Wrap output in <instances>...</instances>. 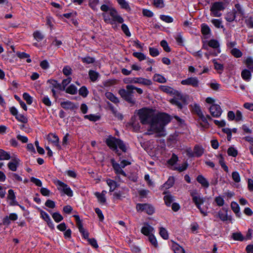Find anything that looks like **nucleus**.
<instances>
[{
  "label": "nucleus",
  "instance_id": "obj_45",
  "mask_svg": "<svg viewBox=\"0 0 253 253\" xmlns=\"http://www.w3.org/2000/svg\"><path fill=\"white\" fill-rule=\"evenodd\" d=\"M23 97L28 104L31 105L32 103V97L28 93H24L23 94Z\"/></svg>",
  "mask_w": 253,
  "mask_h": 253
},
{
  "label": "nucleus",
  "instance_id": "obj_34",
  "mask_svg": "<svg viewBox=\"0 0 253 253\" xmlns=\"http://www.w3.org/2000/svg\"><path fill=\"white\" fill-rule=\"evenodd\" d=\"M230 53L231 54L236 58L241 57L243 54L242 52L238 48H233L231 49Z\"/></svg>",
  "mask_w": 253,
  "mask_h": 253
},
{
  "label": "nucleus",
  "instance_id": "obj_36",
  "mask_svg": "<svg viewBox=\"0 0 253 253\" xmlns=\"http://www.w3.org/2000/svg\"><path fill=\"white\" fill-rule=\"evenodd\" d=\"M235 12L230 11L228 12L225 16V19L228 22H232L235 18Z\"/></svg>",
  "mask_w": 253,
  "mask_h": 253
},
{
  "label": "nucleus",
  "instance_id": "obj_58",
  "mask_svg": "<svg viewBox=\"0 0 253 253\" xmlns=\"http://www.w3.org/2000/svg\"><path fill=\"white\" fill-rule=\"evenodd\" d=\"M232 177L235 182L238 183L240 181L241 179L240 175L237 171H234L232 172Z\"/></svg>",
  "mask_w": 253,
  "mask_h": 253
},
{
  "label": "nucleus",
  "instance_id": "obj_13",
  "mask_svg": "<svg viewBox=\"0 0 253 253\" xmlns=\"http://www.w3.org/2000/svg\"><path fill=\"white\" fill-rule=\"evenodd\" d=\"M118 138L114 137H109L106 139L105 142L107 145L111 149L114 151H118L117 150V142Z\"/></svg>",
  "mask_w": 253,
  "mask_h": 253
},
{
  "label": "nucleus",
  "instance_id": "obj_44",
  "mask_svg": "<svg viewBox=\"0 0 253 253\" xmlns=\"http://www.w3.org/2000/svg\"><path fill=\"white\" fill-rule=\"evenodd\" d=\"M78 229L80 232L82 234L83 237L84 239L88 240V239H89V233L84 229V228L83 227V226H80V227Z\"/></svg>",
  "mask_w": 253,
  "mask_h": 253
},
{
  "label": "nucleus",
  "instance_id": "obj_23",
  "mask_svg": "<svg viewBox=\"0 0 253 253\" xmlns=\"http://www.w3.org/2000/svg\"><path fill=\"white\" fill-rule=\"evenodd\" d=\"M174 181V177L173 176H170L168 178V180L164 183V187L166 189H169L173 185Z\"/></svg>",
  "mask_w": 253,
  "mask_h": 253
},
{
  "label": "nucleus",
  "instance_id": "obj_18",
  "mask_svg": "<svg viewBox=\"0 0 253 253\" xmlns=\"http://www.w3.org/2000/svg\"><path fill=\"white\" fill-rule=\"evenodd\" d=\"M48 82L52 85V88H56L60 90H65V85L58 83L57 80H48Z\"/></svg>",
  "mask_w": 253,
  "mask_h": 253
},
{
  "label": "nucleus",
  "instance_id": "obj_50",
  "mask_svg": "<svg viewBox=\"0 0 253 253\" xmlns=\"http://www.w3.org/2000/svg\"><path fill=\"white\" fill-rule=\"evenodd\" d=\"M117 146H118L119 148L121 149L123 152H126V145L125 144L124 142L120 139H118Z\"/></svg>",
  "mask_w": 253,
  "mask_h": 253
},
{
  "label": "nucleus",
  "instance_id": "obj_4",
  "mask_svg": "<svg viewBox=\"0 0 253 253\" xmlns=\"http://www.w3.org/2000/svg\"><path fill=\"white\" fill-rule=\"evenodd\" d=\"M138 115L140 122L143 124H150V128L154 122L155 113L153 110L143 108L138 111Z\"/></svg>",
  "mask_w": 253,
  "mask_h": 253
},
{
  "label": "nucleus",
  "instance_id": "obj_32",
  "mask_svg": "<svg viewBox=\"0 0 253 253\" xmlns=\"http://www.w3.org/2000/svg\"><path fill=\"white\" fill-rule=\"evenodd\" d=\"M95 195L100 204H103L105 203L106 198L105 197V194H100L99 192H95Z\"/></svg>",
  "mask_w": 253,
  "mask_h": 253
},
{
  "label": "nucleus",
  "instance_id": "obj_40",
  "mask_svg": "<svg viewBox=\"0 0 253 253\" xmlns=\"http://www.w3.org/2000/svg\"><path fill=\"white\" fill-rule=\"evenodd\" d=\"M106 96L110 101L115 103H117L119 102L118 98L111 92L107 93L106 94Z\"/></svg>",
  "mask_w": 253,
  "mask_h": 253
},
{
  "label": "nucleus",
  "instance_id": "obj_15",
  "mask_svg": "<svg viewBox=\"0 0 253 253\" xmlns=\"http://www.w3.org/2000/svg\"><path fill=\"white\" fill-rule=\"evenodd\" d=\"M20 160L18 158H14L9 162L7 166L9 169L13 171H15L17 170V168L19 164Z\"/></svg>",
  "mask_w": 253,
  "mask_h": 253
},
{
  "label": "nucleus",
  "instance_id": "obj_9",
  "mask_svg": "<svg viewBox=\"0 0 253 253\" xmlns=\"http://www.w3.org/2000/svg\"><path fill=\"white\" fill-rule=\"evenodd\" d=\"M204 201L205 198L201 197L199 195H197V197H194L193 200L197 208L200 210V212L204 216H207L208 215L207 210L201 208V205L204 203Z\"/></svg>",
  "mask_w": 253,
  "mask_h": 253
},
{
  "label": "nucleus",
  "instance_id": "obj_12",
  "mask_svg": "<svg viewBox=\"0 0 253 253\" xmlns=\"http://www.w3.org/2000/svg\"><path fill=\"white\" fill-rule=\"evenodd\" d=\"M193 112L196 113L200 118L201 121L205 124L206 125L209 126V123L207 120V118L202 113L200 106L198 104H195L193 109Z\"/></svg>",
  "mask_w": 253,
  "mask_h": 253
},
{
  "label": "nucleus",
  "instance_id": "obj_47",
  "mask_svg": "<svg viewBox=\"0 0 253 253\" xmlns=\"http://www.w3.org/2000/svg\"><path fill=\"white\" fill-rule=\"evenodd\" d=\"M218 217L223 221L228 220H231V218H228L227 213L225 214L220 211L218 212Z\"/></svg>",
  "mask_w": 253,
  "mask_h": 253
},
{
  "label": "nucleus",
  "instance_id": "obj_5",
  "mask_svg": "<svg viewBox=\"0 0 253 253\" xmlns=\"http://www.w3.org/2000/svg\"><path fill=\"white\" fill-rule=\"evenodd\" d=\"M189 97L187 95H184L178 91L174 94L169 102L173 105L176 106L178 109L181 110L188 104Z\"/></svg>",
  "mask_w": 253,
  "mask_h": 253
},
{
  "label": "nucleus",
  "instance_id": "obj_64",
  "mask_svg": "<svg viewBox=\"0 0 253 253\" xmlns=\"http://www.w3.org/2000/svg\"><path fill=\"white\" fill-rule=\"evenodd\" d=\"M45 206L49 208L53 209L55 207V204L54 201L48 199L45 203Z\"/></svg>",
  "mask_w": 253,
  "mask_h": 253
},
{
  "label": "nucleus",
  "instance_id": "obj_37",
  "mask_svg": "<svg viewBox=\"0 0 253 253\" xmlns=\"http://www.w3.org/2000/svg\"><path fill=\"white\" fill-rule=\"evenodd\" d=\"M219 163L220 165L221 168L225 171L226 172H228V168L226 165L224 158L222 155H219Z\"/></svg>",
  "mask_w": 253,
  "mask_h": 253
},
{
  "label": "nucleus",
  "instance_id": "obj_54",
  "mask_svg": "<svg viewBox=\"0 0 253 253\" xmlns=\"http://www.w3.org/2000/svg\"><path fill=\"white\" fill-rule=\"evenodd\" d=\"M251 72L246 69L242 71L241 73V76L243 79H249L251 77Z\"/></svg>",
  "mask_w": 253,
  "mask_h": 253
},
{
  "label": "nucleus",
  "instance_id": "obj_30",
  "mask_svg": "<svg viewBox=\"0 0 253 253\" xmlns=\"http://www.w3.org/2000/svg\"><path fill=\"white\" fill-rule=\"evenodd\" d=\"M172 248L174 253H185L184 250L183 249V248L177 244H173Z\"/></svg>",
  "mask_w": 253,
  "mask_h": 253
},
{
  "label": "nucleus",
  "instance_id": "obj_38",
  "mask_svg": "<svg viewBox=\"0 0 253 253\" xmlns=\"http://www.w3.org/2000/svg\"><path fill=\"white\" fill-rule=\"evenodd\" d=\"M159 234L160 236L165 240L169 238V234L167 230L164 227L160 228Z\"/></svg>",
  "mask_w": 253,
  "mask_h": 253
},
{
  "label": "nucleus",
  "instance_id": "obj_22",
  "mask_svg": "<svg viewBox=\"0 0 253 253\" xmlns=\"http://www.w3.org/2000/svg\"><path fill=\"white\" fill-rule=\"evenodd\" d=\"M118 2V3L120 5L121 7L123 9H125L127 11H129L131 10V8L127 3V1H126V0H116Z\"/></svg>",
  "mask_w": 253,
  "mask_h": 253
},
{
  "label": "nucleus",
  "instance_id": "obj_48",
  "mask_svg": "<svg viewBox=\"0 0 253 253\" xmlns=\"http://www.w3.org/2000/svg\"><path fill=\"white\" fill-rule=\"evenodd\" d=\"M16 119L20 122L23 123H27L28 122V119L22 114H18L17 116L15 117Z\"/></svg>",
  "mask_w": 253,
  "mask_h": 253
},
{
  "label": "nucleus",
  "instance_id": "obj_6",
  "mask_svg": "<svg viewBox=\"0 0 253 253\" xmlns=\"http://www.w3.org/2000/svg\"><path fill=\"white\" fill-rule=\"evenodd\" d=\"M111 163L115 173L116 174L115 179L118 180L119 181H122L121 176L126 177L127 174L125 171L119 165V163H117L114 159H111Z\"/></svg>",
  "mask_w": 253,
  "mask_h": 253
},
{
  "label": "nucleus",
  "instance_id": "obj_14",
  "mask_svg": "<svg viewBox=\"0 0 253 253\" xmlns=\"http://www.w3.org/2000/svg\"><path fill=\"white\" fill-rule=\"evenodd\" d=\"M47 139L56 146L59 150L61 149L60 145L59 144V138L55 134L52 133L48 134L47 136Z\"/></svg>",
  "mask_w": 253,
  "mask_h": 253
},
{
  "label": "nucleus",
  "instance_id": "obj_17",
  "mask_svg": "<svg viewBox=\"0 0 253 253\" xmlns=\"http://www.w3.org/2000/svg\"><path fill=\"white\" fill-rule=\"evenodd\" d=\"M197 181L201 184V185L206 188L209 187V182L202 175H199L197 178Z\"/></svg>",
  "mask_w": 253,
  "mask_h": 253
},
{
  "label": "nucleus",
  "instance_id": "obj_31",
  "mask_svg": "<svg viewBox=\"0 0 253 253\" xmlns=\"http://www.w3.org/2000/svg\"><path fill=\"white\" fill-rule=\"evenodd\" d=\"M232 238L235 241H243L244 240V237L241 232L232 233Z\"/></svg>",
  "mask_w": 253,
  "mask_h": 253
},
{
  "label": "nucleus",
  "instance_id": "obj_63",
  "mask_svg": "<svg viewBox=\"0 0 253 253\" xmlns=\"http://www.w3.org/2000/svg\"><path fill=\"white\" fill-rule=\"evenodd\" d=\"M82 61L84 63H85L86 64L92 63L95 61V60L93 58L87 56L84 58H82Z\"/></svg>",
  "mask_w": 253,
  "mask_h": 253
},
{
  "label": "nucleus",
  "instance_id": "obj_11",
  "mask_svg": "<svg viewBox=\"0 0 253 253\" xmlns=\"http://www.w3.org/2000/svg\"><path fill=\"white\" fill-rule=\"evenodd\" d=\"M209 111L211 116L214 118L219 117L222 113L220 106L216 104H212L209 108Z\"/></svg>",
  "mask_w": 253,
  "mask_h": 253
},
{
  "label": "nucleus",
  "instance_id": "obj_25",
  "mask_svg": "<svg viewBox=\"0 0 253 253\" xmlns=\"http://www.w3.org/2000/svg\"><path fill=\"white\" fill-rule=\"evenodd\" d=\"M181 84L183 85H190L194 87L198 85V80H182Z\"/></svg>",
  "mask_w": 253,
  "mask_h": 253
},
{
  "label": "nucleus",
  "instance_id": "obj_39",
  "mask_svg": "<svg viewBox=\"0 0 253 253\" xmlns=\"http://www.w3.org/2000/svg\"><path fill=\"white\" fill-rule=\"evenodd\" d=\"M38 210L40 212V215L41 217L46 222L47 221H49V219H50L49 215L45 211H42V210L40 209V208H38Z\"/></svg>",
  "mask_w": 253,
  "mask_h": 253
},
{
  "label": "nucleus",
  "instance_id": "obj_42",
  "mask_svg": "<svg viewBox=\"0 0 253 253\" xmlns=\"http://www.w3.org/2000/svg\"><path fill=\"white\" fill-rule=\"evenodd\" d=\"M52 218L56 222H59L63 219V216L59 212H54L52 214Z\"/></svg>",
  "mask_w": 253,
  "mask_h": 253
},
{
  "label": "nucleus",
  "instance_id": "obj_43",
  "mask_svg": "<svg viewBox=\"0 0 253 253\" xmlns=\"http://www.w3.org/2000/svg\"><path fill=\"white\" fill-rule=\"evenodd\" d=\"M210 28L209 27L204 24H203L201 26V32L203 35H207L210 33Z\"/></svg>",
  "mask_w": 253,
  "mask_h": 253
},
{
  "label": "nucleus",
  "instance_id": "obj_53",
  "mask_svg": "<svg viewBox=\"0 0 253 253\" xmlns=\"http://www.w3.org/2000/svg\"><path fill=\"white\" fill-rule=\"evenodd\" d=\"M209 45L213 48H216L219 47V44L218 42L215 40H211L209 42Z\"/></svg>",
  "mask_w": 253,
  "mask_h": 253
},
{
  "label": "nucleus",
  "instance_id": "obj_56",
  "mask_svg": "<svg viewBox=\"0 0 253 253\" xmlns=\"http://www.w3.org/2000/svg\"><path fill=\"white\" fill-rule=\"evenodd\" d=\"M246 64L247 67L253 71V60L251 57H248L246 60Z\"/></svg>",
  "mask_w": 253,
  "mask_h": 253
},
{
  "label": "nucleus",
  "instance_id": "obj_16",
  "mask_svg": "<svg viewBox=\"0 0 253 253\" xmlns=\"http://www.w3.org/2000/svg\"><path fill=\"white\" fill-rule=\"evenodd\" d=\"M61 106L66 110H74L77 108V107L72 102L66 101L61 103Z\"/></svg>",
  "mask_w": 253,
  "mask_h": 253
},
{
  "label": "nucleus",
  "instance_id": "obj_35",
  "mask_svg": "<svg viewBox=\"0 0 253 253\" xmlns=\"http://www.w3.org/2000/svg\"><path fill=\"white\" fill-rule=\"evenodd\" d=\"M227 154L230 156L236 157L238 155V152L234 147H230L227 150Z\"/></svg>",
  "mask_w": 253,
  "mask_h": 253
},
{
  "label": "nucleus",
  "instance_id": "obj_51",
  "mask_svg": "<svg viewBox=\"0 0 253 253\" xmlns=\"http://www.w3.org/2000/svg\"><path fill=\"white\" fill-rule=\"evenodd\" d=\"M132 55L139 61H142L146 58L144 54L141 52H135L133 53Z\"/></svg>",
  "mask_w": 253,
  "mask_h": 253
},
{
  "label": "nucleus",
  "instance_id": "obj_41",
  "mask_svg": "<svg viewBox=\"0 0 253 253\" xmlns=\"http://www.w3.org/2000/svg\"><path fill=\"white\" fill-rule=\"evenodd\" d=\"M79 93L83 97H85L88 94V91L85 86H83L79 90Z\"/></svg>",
  "mask_w": 253,
  "mask_h": 253
},
{
  "label": "nucleus",
  "instance_id": "obj_61",
  "mask_svg": "<svg viewBox=\"0 0 253 253\" xmlns=\"http://www.w3.org/2000/svg\"><path fill=\"white\" fill-rule=\"evenodd\" d=\"M149 49L150 54L153 57H156L159 54V51L157 48L149 47Z\"/></svg>",
  "mask_w": 253,
  "mask_h": 253
},
{
  "label": "nucleus",
  "instance_id": "obj_60",
  "mask_svg": "<svg viewBox=\"0 0 253 253\" xmlns=\"http://www.w3.org/2000/svg\"><path fill=\"white\" fill-rule=\"evenodd\" d=\"M211 23L216 28H219L223 27L221 25V21L219 19H212L211 20Z\"/></svg>",
  "mask_w": 253,
  "mask_h": 253
},
{
  "label": "nucleus",
  "instance_id": "obj_19",
  "mask_svg": "<svg viewBox=\"0 0 253 253\" xmlns=\"http://www.w3.org/2000/svg\"><path fill=\"white\" fill-rule=\"evenodd\" d=\"M194 155L196 157H200L204 153V149L202 147L196 145L194 148Z\"/></svg>",
  "mask_w": 253,
  "mask_h": 253
},
{
  "label": "nucleus",
  "instance_id": "obj_24",
  "mask_svg": "<svg viewBox=\"0 0 253 253\" xmlns=\"http://www.w3.org/2000/svg\"><path fill=\"white\" fill-rule=\"evenodd\" d=\"M153 228L150 225L147 226H144L141 228V233L146 236H149L151 235V232L153 230Z\"/></svg>",
  "mask_w": 253,
  "mask_h": 253
},
{
  "label": "nucleus",
  "instance_id": "obj_28",
  "mask_svg": "<svg viewBox=\"0 0 253 253\" xmlns=\"http://www.w3.org/2000/svg\"><path fill=\"white\" fill-rule=\"evenodd\" d=\"M10 154L2 149H0V160H8L10 159Z\"/></svg>",
  "mask_w": 253,
  "mask_h": 253
},
{
  "label": "nucleus",
  "instance_id": "obj_20",
  "mask_svg": "<svg viewBox=\"0 0 253 253\" xmlns=\"http://www.w3.org/2000/svg\"><path fill=\"white\" fill-rule=\"evenodd\" d=\"M159 88L163 91L172 95L177 91V90H174L172 88L165 85H161Z\"/></svg>",
  "mask_w": 253,
  "mask_h": 253
},
{
  "label": "nucleus",
  "instance_id": "obj_59",
  "mask_svg": "<svg viewBox=\"0 0 253 253\" xmlns=\"http://www.w3.org/2000/svg\"><path fill=\"white\" fill-rule=\"evenodd\" d=\"M88 74L90 79H97L99 77V74L93 70H90Z\"/></svg>",
  "mask_w": 253,
  "mask_h": 253
},
{
  "label": "nucleus",
  "instance_id": "obj_8",
  "mask_svg": "<svg viewBox=\"0 0 253 253\" xmlns=\"http://www.w3.org/2000/svg\"><path fill=\"white\" fill-rule=\"evenodd\" d=\"M54 184L58 186V189L62 191L64 194L69 197L73 196V192L71 188L64 182L57 180L54 182Z\"/></svg>",
  "mask_w": 253,
  "mask_h": 253
},
{
  "label": "nucleus",
  "instance_id": "obj_62",
  "mask_svg": "<svg viewBox=\"0 0 253 253\" xmlns=\"http://www.w3.org/2000/svg\"><path fill=\"white\" fill-rule=\"evenodd\" d=\"M121 28L126 36L130 37L131 36V34L129 31L128 27L126 24H123L122 25Z\"/></svg>",
  "mask_w": 253,
  "mask_h": 253
},
{
  "label": "nucleus",
  "instance_id": "obj_57",
  "mask_svg": "<svg viewBox=\"0 0 253 253\" xmlns=\"http://www.w3.org/2000/svg\"><path fill=\"white\" fill-rule=\"evenodd\" d=\"M84 118L86 119L89 120L90 121L93 122H95L99 119V117L98 116L93 114L85 115Z\"/></svg>",
  "mask_w": 253,
  "mask_h": 253
},
{
  "label": "nucleus",
  "instance_id": "obj_2",
  "mask_svg": "<svg viewBox=\"0 0 253 253\" xmlns=\"http://www.w3.org/2000/svg\"><path fill=\"white\" fill-rule=\"evenodd\" d=\"M171 120L169 115L166 113H160L155 115L154 122L152 124L151 127L148 129L146 134H152L154 132H161L165 126L169 124Z\"/></svg>",
  "mask_w": 253,
  "mask_h": 253
},
{
  "label": "nucleus",
  "instance_id": "obj_3",
  "mask_svg": "<svg viewBox=\"0 0 253 253\" xmlns=\"http://www.w3.org/2000/svg\"><path fill=\"white\" fill-rule=\"evenodd\" d=\"M126 89H121L119 90V93L121 96L128 103L132 105L135 103V99L134 97V89L136 90L137 92L140 94L143 93L142 89L136 87L133 85H127Z\"/></svg>",
  "mask_w": 253,
  "mask_h": 253
},
{
  "label": "nucleus",
  "instance_id": "obj_7",
  "mask_svg": "<svg viewBox=\"0 0 253 253\" xmlns=\"http://www.w3.org/2000/svg\"><path fill=\"white\" fill-rule=\"evenodd\" d=\"M224 3L222 2H215L211 7V11L214 16L220 17L221 15L220 11L224 9Z\"/></svg>",
  "mask_w": 253,
  "mask_h": 253
},
{
  "label": "nucleus",
  "instance_id": "obj_21",
  "mask_svg": "<svg viewBox=\"0 0 253 253\" xmlns=\"http://www.w3.org/2000/svg\"><path fill=\"white\" fill-rule=\"evenodd\" d=\"M231 207L233 211L236 213V216L241 217V213L240 212V208L237 203L232 202L231 204Z\"/></svg>",
  "mask_w": 253,
  "mask_h": 253
},
{
  "label": "nucleus",
  "instance_id": "obj_29",
  "mask_svg": "<svg viewBox=\"0 0 253 253\" xmlns=\"http://www.w3.org/2000/svg\"><path fill=\"white\" fill-rule=\"evenodd\" d=\"M164 200L165 201L166 205L168 207H169L174 200V197L170 194L164 196Z\"/></svg>",
  "mask_w": 253,
  "mask_h": 253
},
{
  "label": "nucleus",
  "instance_id": "obj_55",
  "mask_svg": "<svg viewBox=\"0 0 253 253\" xmlns=\"http://www.w3.org/2000/svg\"><path fill=\"white\" fill-rule=\"evenodd\" d=\"M214 201L217 204V206L221 207L224 204V200L221 196H217L215 198Z\"/></svg>",
  "mask_w": 253,
  "mask_h": 253
},
{
  "label": "nucleus",
  "instance_id": "obj_27",
  "mask_svg": "<svg viewBox=\"0 0 253 253\" xmlns=\"http://www.w3.org/2000/svg\"><path fill=\"white\" fill-rule=\"evenodd\" d=\"M65 90L66 93L72 95L76 94L78 90L77 88L73 84L69 85Z\"/></svg>",
  "mask_w": 253,
  "mask_h": 253
},
{
  "label": "nucleus",
  "instance_id": "obj_46",
  "mask_svg": "<svg viewBox=\"0 0 253 253\" xmlns=\"http://www.w3.org/2000/svg\"><path fill=\"white\" fill-rule=\"evenodd\" d=\"M160 44L163 47L164 50L165 51H166L167 52H169L170 51V50H171L169 46L168 43L166 41L162 40Z\"/></svg>",
  "mask_w": 253,
  "mask_h": 253
},
{
  "label": "nucleus",
  "instance_id": "obj_10",
  "mask_svg": "<svg viewBox=\"0 0 253 253\" xmlns=\"http://www.w3.org/2000/svg\"><path fill=\"white\" fill-rule=\"evenodd\" d=\"M136 209L138 211H144L149 215L152 214L155 211L154 207L147 204H137Z\"/></svg>",
  "mask_w": 253,
  "mask_h": 253
},
{
  "label": "nucleus",
  "instance_id": "obj_49",
  "mask_svg": "<svg viewBox=\"0 0 253 253\" xmlns=\"http://www.w3.org/2000/svg\"><path fill=\"white\" fill-rule=\"evenodd\" d=\"M178 157L177 156L173 154L170 159L168 160V163L171 166H173L176 163Z\"/></svg>",
  "mask_w": 253,
  "mask_h": 253
},
{
  "label": "nucleus",
  "instance_id": "obj_1",
  "mask_svg": "<svg viewBox=\"0 0 253 253\" xmlns=\"http://www.w3.org/2000/svg\"><path fill=\"white\" fill-rule=\"evenodd\" d=\"M100 9L105 12L102 14L104 21L106 23L112 25L113 28H117L116 22L120 24H122L124 22V19L115 8L103 4L101 6Z\"/></svg>",
  "mask_w": 253,
  "mask_h": 253
},
{
  "label": "nucleus",
  "instance_id": "obj_26",
  "mask_svg": "<svg viewBox=\"0 0 253 253\" xmlns=\"http://www.w3.org/2000/svg\"><path fill=\"white\" fill-rule=\"evenodd\" d=\"M106 182L108 185L110 187V192L114 191L117 186V182L111 179H107Z\"/></svg>",
  "mask_w": 253,
  "mask_h": 253
},
{
  "label": "nucleus",
  "instance_id": "obj_52",
  "mask_svg": "<svg viewBox=\"0 0 253 253\" xmlns=\"http://www.w3.org/2000/svg\"><path fill=\"white\" fill-rule=\"evenodd\" d=\"M149 242L153 245L155 247L158 246V243L155 237L153 234H151L148 237Z\"/></svg>",
  "mask_w": 253,
  "mask_h": 253
},
{
  "label": "nucleus",
  "instance_id": "obj_33",
  "mask_svg": "<svg viewBox=\"0 0 253 253\" xmlns=\"http://www.w3.org/2000/svg\"><path fill=\"white\" fill-rule=\"evenodd\" d=\"M33 37L38 42L42 41L44 38V35L39 31L34 32Z\"/></svg>",
  "mask_w": 253,
  "mask_h": 253
}]
</instances>
